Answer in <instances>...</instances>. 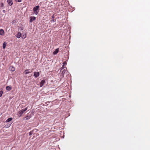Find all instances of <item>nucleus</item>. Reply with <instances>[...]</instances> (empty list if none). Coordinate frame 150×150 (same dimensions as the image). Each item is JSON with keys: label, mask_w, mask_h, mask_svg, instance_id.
I'll return each instance as SVG.
<instances>
[{"label": "nucleus", "mask_w": 150, "mask_h": 150, "mask_svg": "<svg viewBox=\"0 0 150 150\" xmlns=\"http://www.w3.org/2000/svg\"><path fill=\"white\" fill-rule=\"evenodd\" d=\"M40 7L39 6H35L33 8V11L34 12V13L36 14L37 15L38 13L39 12V8Z\"/></svg>", "instance_id": "obj_1"}, {"label": "nucleus", "mask_w": 150, "mask_h": 150, "mask_svg": "<svg viewBox=\"0 0 150 150\" xmlns=\"http://www.w3.org/2000/svg\"><path fill=\"white\" fill-rule=\"evenodd\" d=\"M7 2L9 6H11L13 4V2L11 0H7Z\"/></svg>", "instance_id": "obj_2"}, {"label": "nucleus", "mask_w": 150, "mask_h": 150, "mask_svg": "<svg viewBox=\"0 0 150 150\" xmlns=\"http://www.w3.org/2000/svg\"><path fill=\"white\" fill-rule=\"evenodd\" d=\"M40 74L39 72H36L35 71L34 72V75L35 78H37L38 76Z\"/></svg>", "instance_id": "obj_3"}, {"label": "nucleus", "mask_w": 150, "mask_h": 150, "mask_svg": "<svg viewBox=\"0 0 150 150\" xmlns=\"http://www.w3.org/2000/svg\"><path fill=\"white\" fill-rule=\"evenodd\" d=\"M30 22H32L33 21L35 20L36 18L34 16H31L30 17Z\"/></svg>", "instance_id": "obj_4"}, {"label": "nucleus", "mask_w": 150, "mask_h": 150, "mask_svg": "<svg viewBox=\"0 0 150 150\" xmlns=\"http://www.w3.org/2000/svg\"><path fill=\"white\" fill-rule=\"evenodd\" d=\"M66 69L67 68L66 67V69H64L63 70H62V73H61V76H62L63 77H64V74L66 73Z\"/></svg>", "instance_id": "obj_5"}, {"label": "nucleus", "mask_w": 150, "mask_h": 150, "mask_svg": "<svg viewBox=\"0 0 150 150\" xmlns=\"http://www.w3.org/2000/svg\"><path fill=\"white\" fill-rule=\"evenodd\" d=\"M45 82V81L44 80H42L40 82V87H42Z\"/></svg>", "instance_id": "obj_6"}, {"label": "nucleus", "mask_w": 150, "mask_h": 150, "mask_svg": "<svg viewBox=\"0 0 150 150\" xmlns=\"http://www.w3.org/2000/svg\"><path fill=\"white\" fill-rule=\"evenodd\" d=\"M9 69L11 71H14L15 70V68L13 66H11L9 67Z\"/></svg>", "instance_id": "obj_7"}, {"label": "nucleus", "mask_w": 150, "mask_h": 150, "mask_svg": "<svg viewBox=\"0 0 150 150\" xmlns=\"http://www.w3.org/2000/svg\"><path fill=\"white\" fill-rule=\"evenodd\" d=\"M59 49L58 48H57V49L55 50V51H54L53 52V54H56L58 52H59Z\"/></svg>", "instance_id": "obj_8"}, {"label": "nucleus", "mask_w": 150, "mask_h": 150, "mask_svg": "<svg viewBox=\"0 0 150 150\" xmlns=\"http://www.w3.org/2000/svg\"><path fill=\"white\" fill-rule=\"evenodd\" d=\"M23 111H21L18 112V115L19 116H21V115L23 114Z\"/></svg>", "instance_id": "obj_9"}, {"label": "nucleus", "mask_w": 150, "mask_h": 150, "mask_svg": "<svg viewBox=\"0 0 150 150\" xmlns=\"http://www.w3.org/2000/svg\"><path fill=\"white\" fill-rule=\"evenodd\" d=\"M12 89L11 87L10 86H7L6 87V89L8 91H10Z\"/></svg>", "instance_id": "obj_10"}, {"label": "nucleus", "mask_w": 150, "mask_h": 150, "mask_svg": "<svg viewBox=\"0 0 150 150\" xmlns=\"http://www.w3.org/2000/svg\"><path fill=\"white\" fill-rule=\"evenodd\" d=\"M12 120V118L11 117H10L8 118L6 121V122H8L11 121Z\"/></svg>", "instance_id": "obj_11"}, {"label": "nucleus", "mask_w": 150, "mask_h": 150, "mask_svg": "<svg viewBox=\"0 0 150 150\" xmlns=\"http://www.w3.org/2000/svg\"><path fill=\"white\" fill-rule=\"evenodd\" d=\"M6 44H7L6 43V42H4L3 43V47L4 49L5 48L6 45Z\"/></svg>", "instance_id": "obj_12"}, {"label": "nucleus", "mask_w": 150, "mask_h": 150, "mask_svg": "<svg viewBox=\"0 0 150 150\" xmlns=\"http://www.w3.org/2000/svg\"><path fill=\"white\" fill-rule=\"evenodd\" d=\"M28 70H25L24 72V74L25 76L27 77V76H26V75L28 74Z\"/></svg>", "instance_id": "obj_13"}, {"label": "nucleus", "mask_w": 150, "mask_h": 150, "mask_svg": "<svg viewBox=\"0 0 150 150\" xmlns=\"http://www.w3.org/2000/svg\"><path fill=\"white\" fill-rule=\"evenodd\" d=\"M21 35V33H18L17 35V37L19 38H20Z\"/></svg>", "instance_id": "obj_14"}, {"label": "nucleus", "mask_w": 150, "mask_h": 150, "mask_svg": "<svg viewBox=\"0 0 150 150\" xmlns=\"http://www.w3.org/2000/svg\"><path fill=\"white\" fill-rule=\"evenodd\" d=\"M4 31L2 29L0 30V35H2L4 34Z\"/></svg>", "instance_id": "obj_15"}, {"label": "nucleus", "mask_w": 150, "mask_h": 150, "mask_svg": "<svg viewBox=\"0 0 150 150\" xmlns=\"http://www.w3.org/2000/svg\"><path fill=\"white\" fill-rule=\"evenodd\" d=\"M65 68L64 66L63 65L62 67L61 68V71H62Z\"/></svg>", "instance_id": "obj_16"}, {"label": "nucleus", "mask_w": 150, "mask_h": 150, "mask_svg": "<svg viewBox=\"0 0 150 150\" xmlns=\"http://www.w3.org/2000/svg\"><path fill=\"white\" fill-rule=\"evenodd\" d=\"M27 109V108H25L24 109H23L22 110L23 111V112H24Z\"/></svg>", "instance_id": "obj_17"}, {"label": "nucleus", "mask_w": 150, "mask_h": 150, "mask_svg": "<svg viewBox=\"0 0 150 150\" xmlns=\"http://www.w3.org/2000/svg\"><path fill=\"white\" fill-rule=\"evenodd\" d=\"M28 119V116L26 117H25L24 118L23 120H27Z\"/></svg>", "instance_id": "obj_18"}, {"label": "nucleus", "mask_w": 150, "mask_h": 150, "mask_svg": "<svg viewBox=\"0 0 150 150\" xmlns=\"http://www.w3.org/2000/svg\"><path fill=\"white\" fill-rule=\"evenodd\" d=\"M2 93L3 92L2 91H0V97L1 96Z\"/></svg>", "instance_id": "obj_19"}, {"label": "nucleus", "mask_w": 150, "mask_h": 150, "mask_svg": "<svg viewBox=\"0 0 150 150\" xmlns=\"http://www.w3.org/2000/svg\"><path fill=\"white\" fill-rule=\"evenodd\" d=\"M63 64L64 66L66 65L67 64V62L66 61H65L63 63Z\"/></svg>", "instance_id": "obj_20"}, {"label": "nucleus", "mask_w": 150, "mask_h": 150, "mask_svg": "<svg viewBox=\"0 0 150 150\" xmlns=\"http://www.w3.org/2000/svg\"><path fill=\"white\" fill-rule=\"evenodd\" d=\"M17 2H20L21 1V0H15Z\"/></svg>", "instance_id": "obj_21"}, {"label": "nucleus", "mask_w": 150, "mask_h": 150, "mask_svg": "<svg viewBox=\"0 0 150 150\" xmlns=\"http://www.w3.org/2000/svg\"><path fill=\"white\" fill-rule=\"evenodd\" d=\"M26 36V35H24L23 36V37L22 36V38H25Z\"/></svg>", "instance_id": "obj_22"}, {"label": "nucleus", "mask_w": 150, "mask_h": 150, "mask_svg": "<svg viewBox=\"0 0 150 150\" xmlns=\"http://www.w3.org/2000/svg\"><path fill=\"white\" fill-rule=\"evenodd\" d=\"M1 6H4V4H3V3H2V4H1Z\"/></svg>", "instance_id": "obj_23"}, {"label": "nucleus", "mask_w": 150, "mask_h": 150, "mask_svg": "<svg viewBox=\"0 0 150 150\" xmlns=\"http://www.w3.org/2000/svg\"><path fill=\"white\" fill-rule=\"evenodd\" d=\"M31 132H30L29 133V135H31Z\"/></svg>", "instance_id": "obj_24"}, {"label": "nucleus", "mask_w": 150, "mask_h": 150, "mask_svg": "<svg viewBox=\"0 0 150 150\" xmlns=\"http://www.w3.org/2000/svg\"><path fill=\"white\" fill-rule=\"evenodd\" d=\"M3 11V12H4V11H4V10Z\"/></svg>", "instance_id": "obj_25"}]
</instances>
